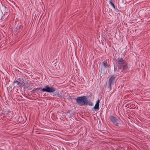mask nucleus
Segmentation results:
<instances>
[{
	"instance_id": "nucleus-11",
	"label": "nucleus",
	"mask_w": 150,
	"mask_h": 150,
	"mask_svg": "<svg viewBox=\"0 0 150 150\" xmlns=\"http://www.w3.org/2000/svg\"><path fill=\"white\" fill-rule=\"evenodd\" d=\"M8 13H7L6 12V13H5L4 15H3V16L2 17H1V20H3V19L4 18V16H6L7 17H8V14L9 13H8Z\"/></svg>"
},
{
	"instance_id": "nucleus-13",
	"label": "nucleus",
	"mask_w": 150,
	"mask_h": 150,
	"mask_svg": "<svg viewBox=\"0 0 150 150\" xmlns=\"http://www.w3.org/2000/svg\"><path fill=\"white\" fill-rule=\"evenodd\" d=\"M4 8H5L6 10L7 11L8 10V8L7 7L4 6Z\"/></svg>"
},
{
	"instance_id": "nucleus-3",
	"label": "nucleus",
	"mask_w": 150,
	"mask_h": 150,
	"mask_svg": "<svg viewBox=\"0 0 150 150\" xmlns=\"http://www.w3.org/2000/svg\"><path fill=\"white\" fill-rule=\"evenodd\" d=\"M57 89L52 86H49L48 85L45 86L44 88L41 89L42 92H48L49 93L53 92L56 91Z\"/></svg>"
},
{
	"instance_id": "nucleus-2",
	"label": "nucleus",
	"mask_w": 150,
	"mask_h": 150,
	"mask_svg": "<svg viewBox=\"0 0 150 150\" xmlns=\"http://www.w3.org/2000/svg\"><path fill=\"white\" fill-rule=\"evenodd\" d=\"M87 98L85 96H79L77 97L75 99L76 101V103L80 106H83L85 105V104L87 103L86 101Z\"/></svg>"
},
{
	"instance_id": "nucleus-5",
	"label": "nucleus",
	"mask_w": 150,
	"mask_h": 150,
	"mask_svg": "<svg viewBox=\"0 0 150 150\" xmlns=\"http://www.w3.org/2000/svg\"><path fill=\"white\" fill-rule=\"evenodd\" d=\"M115 78L114 75H112L109 78L108 83V88H110L111 85L113 84Z\"/></svg>"
},
{
	"instance_id": "nucleus-4",
	"label": "nucleus",
	"mask_w": 150,
	"mask_h": 150,
	"mask_svg": "<svg viewBox=\"0 0 150 150\" xmlns=\"http://www.w3.org/2000/svg\"><path fill=\"white\" fill-rule=\"evenodd\" d=\"M111 121L116 126H118L120 123L119 119L120 118H118V119L116 118L114 116L112 115H110L109 117Z\"/></svg>"
},
{
	"instance_id": "nucleus-12",
	"label": "nucleus",
	"mask_w": 150,
	"mask_h": 150,
	"mask_svg": "<svg viewBox=\"0 0 150 150\" xmlns=\"http://www.w3.org/2000/svg\"><path fill=\"white\" fill-rule=\"evenodd\" d=\"M42 88H38L35 89H34V91H39L40 90H41Z\"/></svg>"
},
{
	"instance_id": "nucleus-6",
	"label": "nucleus",
	"mask_w": 150,
	"mask_h": 150,
	"mask_svg": "<svg viewBox=\"0 0 150 150\" xmlns=\"http://www.w3.org/2000/svg\"><path fill=\"white\" fill-rule=\"evenodd\" d=\"M99 103L100 100L99 99H98L94 107V109L97 110H98L99 109Z\"/></svg>"
},
{
	"instance_id": "nucleus-15",
	"label": "nucleus",
	"mask_w": 150,
	"mask_h": 150,
	"mask_svg": "<svg viewBox=\"0 0 150 150\" xmlns=\"http://www.w3.org/2000/svg\"><path fill=\"white\" fill-rule=\"evenodd\" d=\"M20 28H21V27H19L18 28H17V29H18V30H19Z\"/></svg>"
},
{
	"instance_id": "nucleus-1",
	"label": "nucleus",
	"mask_w": 150,
	"mask_h": 150,
	"mask_svg": "<svg viewBox=\"0 0 150 150\" xmlns=\"http://www.w3.org/2000/svg\"><path fill=\"white\" fill-rule=\"evenodd\" d=\"M118 63L117 68H115V71L120 72H122L124 70H126L128 68L127 65L125 61L122 58H118L117 59Z\"/></svg>"
},
{
	"instance_id": "nucleus-9",
	"label": "nucleus",
	"mask_w": 150,
	"mask_h": 150,
	"mask_svg": "<svg viewBox=\"0 0 150 150\" xmlns=\"http://www.w3.org/2000/svg\"><path fill=\"white\" fill-rule=\"evenodd\" d=\"M103 66L105 68H107L108 67V66L107 65V62L106 61H105L103 62Z\"/></svg>"
},
{
	"instance_id": "nucleus-7",
	"label": "nucleus",
	"mask_w": 150,
	"mask_h": 150,
	"mask_svg": "<svg viewBox=\"0 0 150 150\" xmlns=\"http://www.w3.org/2000/svg\"><path fill=\"white\" fill-rule=\"evenodd\" d=\"M17 83V84L18 85V86L19 87H21L22 86L23 84V82L22 81V82H20L17 80H15L13 82L14 84H15V83Z\"/></svg>"
},
{
	"instance_id": "nucleus-14",
	"label": "nucleus",
	"mask_w": 150,
	"mask_h": 150,
	"mask_svg": "<svg viewBox=\"0 0 150 150\" xmlns=\"http://www.w3.org/2000/svg\"><path fill=\"white\" fill-rule=\"evenodd\" d=\"M57 96L59 97H62V96L59 94H57Z\"/></svg>"
},
{
	"instance_id": "nucleus-8",
	"label": "nucleus",
	"mask_w": 150,
	"mask_h": 150,
	"mask_svg": "<svg viewBox=\"0 0 150 150\" xmlns=\"http://www.w3.org/2000/svg\"><path fill=\"white\" fill-rule=\"evenodd\" d=\"M87 100L86 101V103H87L86 104H85V105H89L90 106H92L93 105V103L91 102V100H88L87 98Z\"/></svg>"
},
{
	"instance_id": "nucleus-10",
	"label": "nucleus",
	"mask_w": 150,
	"mask_h": 150,
	"mask_svg": "<svg viewBox=\"0 0 150 150\" xmlns=\"http://www.w3.org/2000/svg\"><path fill=\"white\" fill-rule=\"evenodd\" d=\"M109 4H110V5L112 6L114 8H115V5L114 4L113 2H112V0H110L109 1Z\"/></svg>"
}]
</instances>
